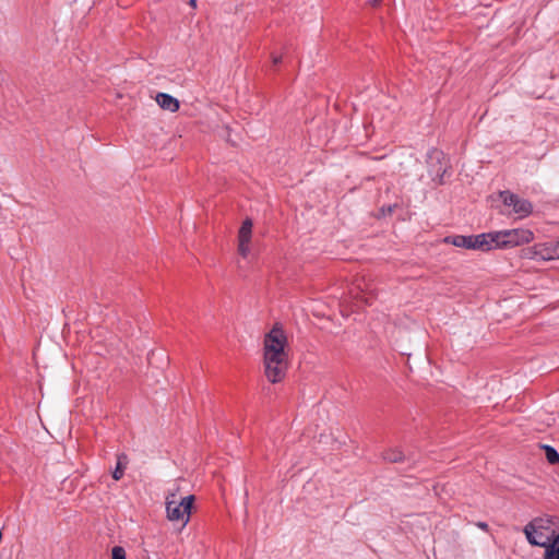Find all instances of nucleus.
Returning a JSON list of instances; mask_svg holds the SVG:
<instances>
[{
	"instance_id": "2",
	"label": "nucleus",
	"mask_w": 559,
	"mask_h": 559,
	"mask_svg": "<svg viewBox=\"0 0 559 559\" xmlns=\"http://www.w3.org/2000/svg\"><path fill=\"white\" fill-rule=\"evenodd\" d=\"M559 528V519L556 516H539L528 522L523 530L527 542L533 546H545Z\"/></svg>"
},
{
	"instance_id": "13",
	"label": "nucleus",
	"mask_w": 559,
	"mask_h": 559,
	"mask_svg": "<svg viewBox=\"0 0 559 559\" xmlns=\"http://www.w3.org/2000/svg\"><path fill=\"white\" fill-rule=\"evenodd\" d=\"M383 459L391 463L402 462L404 454L399 449H390L383 453Z\"/></svg>"
},
{
	"instance_id": "8",
	"label": "nucleus",
	"mask_w": 559,
	"mask_h": 559,
	"mask_svg": "<svg viewBox=\"0 0 559 559\" xmlns=\"http://www.w3.org/2000/svg\"><path fill=\"white\" fill-rule=\"evenodd\" d=\"M497 231L473 235V250L490 251L499 249Z\"/></svg>"
},
{
	"instance_id": "7",
	"label": "nucleus",
	"mask_w": 559,
	"mask_h": 559,
	"mask_svg": "<svg viewBox=\"0 0 559 559\" xmlns=\"http://www.w3.org/2000/svg\"><path fill=\"white\" fill-rule=\"evenodd\" d=\"M252 227V221L246 218L238 230V253L245 259L251 252Z\"/></svg>"
},
{
	"instance_id": "9",
	"label": "nucleus",
	"mask_w": 559,
	"mask_h": 559,
	"mask_svg": "<svg viewBox=\"0 0 559 559\" xmlns=\"http://www.w3.org/2000/svg\"><path fill=\"white\" fill-rule=\"evenodd\" d=\"M155 99L158 106L164 110L176 112L179 109V100L169 94L158 93Z\"/></svg>"
},
{
	"instance_id": "4",
	"label": "nucleus",
	"mask_w": 559,
	"mask_h": 559,
	"mask_svg": "<svg viewBox=\"0 0 559 559\" xmlns=\"http://www.w3.org/2000/svg\"><path fill=\"white\" fill-rule=\"evenodd\" d=\"M497 235L499 249L513 248L534 240V233L527 228L498 230Z\"/></svg>"
},
{
	"instance_id": "11",
	"label": "nucleus",
	"mask_w": 559,
	"mask_h": 559,
	"mask_svg": "<svg viewBox=\"0 0 559 559\" xmlns=\"http://www.w3.org/2000/svg\"><path fill=\"white\" fill-rule=\"evenodd\" d=\"M544 559H559V534H556L545 546Z\"/></svg>"
},
{
	"instance_id": "15",
	"label": "nucleus",
	"mask_w": 559,
	"mask_h": 559,
	"mask_svg": "<svg viewBox=\"0 0 559 559\" xmlns=\"http://www.w3.org/2000/svg\"><path fill=\"white\" fill-rule=\"evenodd\" d=\"M110 559H127V554L123 547L115 546L111 548V558Z\"/></svg>"
},
{
	"instance_id": "3",
	"label": "nucleus",
	"mask_w": 559,
	"mask_h": 559,
	"mask_svg": "<svg viewBox=\"0 0 559 559\" xmlns=\"http://www.w3.org/2000/svg\"><path fill=\"white\" fill-rule=\"evenodd\" d=\"M194 500L193 495L177 497L176 492L167 493L165 497L167 520L173 523H180L181 527H185L190 521Z\"/></svg>"
},
{
	"instance_id": "20",
	"label": "nucleus",
	"mask_w": 559,
	"mask_h": 559,
	"mask_svg": "<svg viewBox=\"0 0 559 559\" xmlns=\"http://www.w3.org/2000/svg\"><path fill=\"white\" fill-rule=\"evenodd\" d=\"M190 5L195 7L197 5V0H190Z\"/></svg>"
},
{
	"instance_id": "10",
	"label": "nucleus",
	"mask_w": 559,
	"mask_h": 559,
	"mask_svg": "<svg viewBox=\"0 0 559 559\" xmlns=\"http://www.w3.org/2000/svg\"><path fill=\"white\" fill-rule=\"evenodd\" d=\"M444 242L451 243L455 247L473 250V235H471V236H463V235L449 236V237L444 238Z\"/></svg>"
},
{
	"instance_id": "17",
	"label": "nucleus",
	"mask_w": 559,
	"mask_h": 559,
	"mask_svg": "<svg viewBox=\"0 0 559 559\" xmlns=\"http://www.w3.org/2000/svg\"><path fill=\"white\" fill-rule=\"evenodd\" d=\"M179 491H180V488H179V486H177V485H176V486H174V488L169 489V490L167 491V493H169V492H176V493H177V497H180V496H179Z\"/></svg>"
},
{
	"instance_id": "5",
	"label": "nucleus",
	"mask_w": 559,
	"mask_h": 559,
	"mask_svg": "<svg viewBox=\"0 0 559 559\" xmlns=\"http://www.w3.org/2000/svg\"><path fill=\"white\" fill-rule=\"evenodd\" d=\"M500 197L504 206L512 207L510 214H515L519 218L528 216L533 211V206L530 201L522 199L512 192L503 191L500 193Z\"/></svg>"
},
{
	"instance_id": "18",
	"label": "nucleus",
	"mask_w": 559,
	"mask_h": 559,
	"mask_svg": "<svg viewBox=\"0 0 559 559\" xmlns=\"http://www.w3.org/2000/svg\"><path fill=\"white\" fill-rule=\"evenodd\" d=\"M477 526L484 531H487L488 530V524L485 523V522H478L477 523Z\"/></svg>"
},
{
	"instance_id": "12",
	"label": "nucleus",
	"mask_w": 559,
	"mask_h": 559,
	"mask_svg": "<svg viewBox=\"0 0 559 559\" xmlns=\"http://www.w3.org/2000/svg\"><path fill=\"white\" fill-rule=\"evenodd\" d=\"M127 463H128V457L126 454L121 453L117 456V466H116L115 471L112 472V478L115 480H119L122 478Z\"/></svg>"
},
{
	"instance_id": "6",
	"label": "nucleus",
	"mask_w": 559,
	"mask_h": 559,
	"mask_svg": "<svg viewBox=\"0 0 559 559\" xmlns=\"http://www.w3.org/2000/svg\"><path fill=\"white\" fill-rule=\"evenodd\" d=\"M524 255L528 259L539 258L542 260L559 259V242L537 243L524 250Z\"/></svg>"
},
{
	"instance_id": "19",
	"label": "nucleus",
	"mask_w": 559,
	"mask_h": 559,
	"mask_svg": "<svg viewBox=\"0 0 559 559\" xmlns=\"http://www.w3.org/2000/svg\"><path fill=\"white\" fill-rule=\"evenodd\" d=\"M272 61H273L274 64H278L282 61V57L281 56H274Z\"/></svg>"
},
{
	"instance_id": "16",
	"label": "nucleus",
	"mask_w": 559,
	"mask_h": 559,
	"mask_svg": "<svg viewBox=\"0 0 559 559\" xmlns=\"http://www.w3.org/2000/svg\"><path fill=\"white\" fill-rule=\"evenodd\" d=\"M360 290H361L360 285H356L353 289H350V296H352L353 298L361 299V300H364L365 302H367V301H368L367 299H365L362 296H361V297L359 296V292H360Z\"/></svg>"
},
{
	"instance_id": "1",
	"label": "nucleus",
	"mask_w": 559,
	"mask_h": 559,
	"mask_svg": "<svg viewBox=\"0 0 559 559\" xmlns=\"http://www.w3.org/2000/svg\"><path fill=\"white\" fill-rule=\"evenodd\" d=\"M263 368L271 383L284 380L289 367V343L286 332L275 323L263 337Z\"/></svg>"
},
{
	"instance_id": "14",
	"label": "nucleus",
	"mask_w": 559,
	"mask_h": 559,
	"mask_svg": "<svg viewBox=\"0 0 559 559\" xmlns=\"http://www.w3.org/2000/svg\"><path fill=\"white\" fill-rule=\"evenodd\" d=\"M546 459L550 464H556L559 462L558 452L550 445H544Z\"/></svg>"
}]
</instances>
